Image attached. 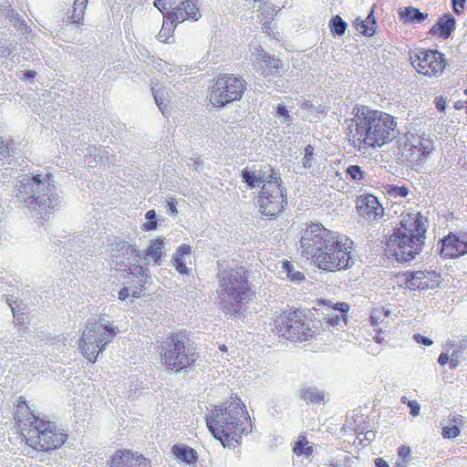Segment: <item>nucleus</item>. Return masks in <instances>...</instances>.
I'll return each mask as SVG.
<instances>
[{"instance_id":"obj_1","label":"nucleus","mask_w":467,"mask_h":467,"mask_svg":"<svg viewBox=\"0 0 467 467\" xmlns=\"http://www.w3.org/2000/svg\"><path fill=\"white\" fill-rule=\"evenodd\" d=\"M353 118L347 119L348 136L358 150L379 148L398 135L397 122L393 116L367 106L357 105L352 109Z\"/></svg>"},{"instance_id":"obj_2","label":"nucleus","mask_w":467,"mask_h":467,"mask_svg":"<svg viewBox=\"0 0 467 467\" xmlns=\"http://www.w3.org/2000/svg\"><path fill=\"white\" fill-rule=\"evenodd\" d=\"M15 420L26 444L36 451L57 450L68 439V434L56 422L36 416L23 397L17 400Z\"/></svg>"},{"instance_id":"obj_3","label":"nucleus","mask_w":467,"mask_h":467,"mask_svg":"<svg viewBox=\"0 0 467 467\" xmlns=\"http://www.w3.org/2000/svg\"><path fill=\"white\" fill-rule=\"evenodd\" d=\"M352 244L347 235H302L300 240L302 255L329 272L349 267Z\"/></svg>"},{"instance_id":"obj_4","label":"nucleus","mask_w":467,"mask_h":467,"mask_svg":"<svg viewBox=\"0 0 467 467\" xmlns=\"http://www.w3.org/2000/svg\"><path fill=\"white\" fill-rule=\"evenodd\" d=\"M205 420L210 432L224 448L239 446L250 425L246 408L238 397H230L223 404L214 406Z\"/></svg>"},{"instance_id":"obj_5","label":"nucleus","mask_w":467,"mask_h":467,"mask_svg":"<svg viewBox=\"0 0 467 467\" xmlns=\"http://www.w3.org/2000/svg\"><path fill=\"white\" fill-rule=\"evenodd\" d=\"M319 308L293 307L281 310L272 317V331L278 337L292 343L316 339L322 331Z\"/></svg>"},{"instance_id":"obj_6","label":"nucleus","mask_w":467,"mask_h":467,"mask_svg":"<svg viewBox=\"0 0 467 467\" xmlns=\"http://www.w3.org/2000/svg\"><path fill=\"white\" fill-rule=\"evenodd\" d=\"M16 185V197L25 203L36 219L49 221L54 211L59 210L63 199L53 192L55 186L47 181V176L21 175Z\"/></svg>"},{"instance_id":"obj_7","label":"nucleus","mask_w":467,"mask_h":467,"mask_svg":"<svg viewBox=\"0 0 467 467\" xmlns=\"http://www.w3.org/2000/svg\"><path fill=\"white\" fill-rule=\"evenodd\" d=\"M219 299L225 313L240 315L254 297V291L248 280L244 267L223 270L218 275Z\"/></svg>"},{"instance_id":"obj_8","label":"nucleus","mask_w":467,"mask_h":467,"mask_svg":"<svg viewBox=\"0 0 467 467\" xmlns=\"http://www.w3.org/2000/svg\"><path fill=\"white\" fill-rule=\"evenodd\" d=\"M241 177L250 188L257 187L263 182L257 200L263 214L274 216L283 210L285 200L280 185L279 172L272 168L267 171L246 167L241 171Z\"/></svg>"},{"instance_id":"obj_9","label":"nucleus","mask_w":467,"mask_h":467,"mask_svg":"<svg viewBox=\"0 0 467 467\" xmlns=\"http://www.w3.org/2000/svg\"><path fill=\"white\" fill-rule=\"evenodd\" d=\"M163 351L161 354V363L171 370L176 372L192 367L198 358V354L186 348L185 341L181 333H172L168 336Z\"/></svg>"},{"instance_id":"obj_10","label":"nucleus","mask_w":467,"mask_h":467,"mask_svg":"<svg viewBox=\"0 0 467 467\" xmlns=\"http://www.w3.org/2000/svg\"><path fill=\"white\" fill-rule=\"evenodd\" d=\"M116 335L115 328L99 321L89 323L79 339V348L86 358L94 362L98 354Z\"/></svg>"},{"instance_id":"obj_11","label":"nucleus","mask_w":467,"mask_h":467,"mask_svg":"<svg viewBox=\"0 0 467 467\" xmlns=\"http://www.w3.org/2000/svg\"><path fill=\"white\" fill-rule=\"evenodd\" d=\"M245 89V81L241 77L224 74L217 78L211 88L210 102L223 108L226 104L239 100Z\"/></svg>"},{"instance_id":"obj_12","label":"nucleus","mask_w":467,"mask_h":467,"mask_svg":"<svg viewBox=\"0 0 467 467\" xmlns=\"http://www.w3.org/2000/svg\"><path fill=\"white\" fill-rule=\"evenodd\" d=\"M425 235H389L385 254L400 262L412 260L422 248Z\"/></svg>"},{"instance_id":"obj_13","label":"nucleus","mask_w":467,"mask_h":467,"mask_svg":"<svg viewBox=\"0 0 467 467\" xmlns=\"http://www.w3.org/2000/svg\"><path fill=\"white\" fill-rule=\"evenodd\" d=\"M142 254L126 242L117 244L111 249V264L119 272L136 274L144 270L140 265Z\"/></svg>"},{"instance_id":"obj_14","label":"nucleus","mask_w":467,"mask_h":467,"mask_svg":"<svg viewBox=\"0 0 467 467\" xmlns=\"http://www.w3.org/2000/svg\"><path fill=\"white\" fill-rule=\"evenodd\" d=\"M410 59L419 73L429 77L441 74L446 66L444 55L437 50L416 49L410 54Z\"/></svg>"},{"instance_id":"obj_15","label":"nucleus","mask_w":467,"mask_h":467,"mask_svg":"<svg viewBox=\"0 0 467 467\" xmlns=\"http://www.w3.org/2000/svg\"><path fill=\"white\" fill-rule=\"evenodd\" d=\"M441 279L440 273L424 270L399 273L395 275L394 283L410 290H428L438 287Z\"/></svg>"},{"instance_id":"obj_16","label":"nucleus","mask_w":467,"mask_h":467,"mask_svg":"<svg viewBox=\"0 0 467 467\" xmlns=\"http://www.w3.org/2000/svg\"><path fill=\"white\" fill-rule=\"evenodd\" d=\"M432 150V140L418 138L412 142L405 143L401 156L407 165L418 169L427 161Z\"/></svg>"},{"instance_id":"obj_17","label":"nucleus","mask_w":467,"mask_h":467,"mask_svg":"<svg viewBox=\"0 0 467 467\" xmlns=\"http://www.w3.org/2000/svg\"><path fill=\"white\" fill-rule=\"evenodd\" d=\"M318 306H322L324 309L319 308V317L322 321V331L340 324H347V313L349 310L348 304L339 302L330 304L326 300H319Z\"/></svg>"},{"instance_id":"obj_18","label":"nucleus","mask_w":467,"mask_h":467,"mask_svg":"<svg viewBox=\"0 0 467 467\" xmlns=\"http://www.w3.org/2000/svg\"><path fill=\"white\" fill-rule=\"evenodd\" d=\"M253 65L261 71L265 77L269 75H280L288 68L279 58L267 54L262 47H255L252 51Z\"/></svg>"},{"instance_id":"obj_19","label":"nucleus","mask_w":467,"mask_h":467,"mask_svg":"<svg viewBox=\"0 0 467 467\" xmlns=\"http://www.w3.org/2000/svg\"><path fill=\"white\" fill-rule=\"evenodd\" d=\"M201 16L196 4L192 0H170L169 11L164 15L171 24L182 23L188 19L198 20Z\"/></svg>"},{"instance_id":"obj_20","label":"nucleus","mask_w":467,"mask_h":467,"mask_svg":"<svg viewBox=\"0 0 467 467\" xmlns=\"http://www.w3.org/2000/svg\"><path fill=\"white\" fill-rule=\"evenodd\" d=\"M356 208L362 223H373L384 214L382 205L372 194L359 196L356 202Z\"/></svg>"},{"instance_id":"obj_21","label":"nucleus","mask_w":467,"mask_h":467,"mask_svg":"<svg viewBox=\"0 0 467 467\" xmlns=\"http://www.w3.org/2000/svg\"><path fill=\"white\" fill-rule=\"evenodd\" d=\"M370 323L376 332L374 339L378 343H382L385 341L386 336L390 333L394 322L390 317L389 310L383 306H378L371 311Z\"/></svg>"},{"instance_id":"obj_22","label":"nucleus","mask_w":467,"mask_h":467,"mask_svg":"<svg viewBox=\"0 0 467 467\" xmlns=\"http://www.w3.org/2000/svg\"><path fill=\"white\" fill-rule=\"evenodd\" d=\"M110 467H151V465L150 461L141 453L121 449L112 454Z\"/></svg>"},{"instance_id":"obj_23","label":"nucleus","mask_w":467,"mask_h":467,"mask_svg":"<svg viewBox=\"0 0 467 467\" xmlns=\"http://www.w3.org/2000/svg\"><path fill=\"white\" fill-rule=\"evenodd\" d=\"M467 254V235H445L441 240V255L458 258Z\"/></svg>"},{"instance_id":"obj_24","label":"nucleus","mask_w":467,"mask_h":467,"mask_svg":"<svg viewBox=\"0 0 467 467\" xmlns=\"http://www.w3.org/2000/svg\"><path fill=\"white\" fill-rule=\"evenodd\" d=\"M133 276L128 286L123 287L119 293V299L127 300L130 296L140 298L145 296V285L149 282L150 275L144 270L131 274Z\"/></svg>"},{"instance_id":"obj_25","label":"nucleus","mask_w":467,"mask_h":467,"mask_svg":"<svg viewBox=\"0 0 467 467\" xmlns=\"http://www.w3.org/2000/svg\"><path fill=\"white\" fill-rule=\"evenodd\" d=\"M428 220L420 213L402 215L400 226L408 234H426Z\"/></svg>"},{"instance_id":"obj_26","label":"nucleus","mask_w":467,"mask_h":467,"mask_svg":"<svg viewBox=\"0 0 467 467\" xmlns=\"http://www.w3.org/2000/svg\"><path fill=\"white\" fill-rule=\"evenodd\" d=\"M455 28V18L451 14H445L440 17L437 23L431 28V33L440 34L443 38H448Z\"/></svg>"},{"instance_id":"obj_27","label":"nucleus","mask_w":467,"mask_h":467,"mask_svg":"<svg viewBox=\"0 0 467 467\" xmlns=\"http://www.w3.org/2000/svg\"><path fill=\"white\" fill-rule=\"evenodd\" d=\"M171 451L178 461L184 463L193 464L197 462V452L186 444H175L172 446Z\"/></svg>"},{"instance_id":"obj_28","label":"nucleus","mask_w":467,"mask_h":467,"mask_svg":"<svg viewBox=\"0 0 467 467\" xmlns=\"http://www.w3.org/2000/svg\"><path fill=\"white\" fill-rule=\"evenodd\" d=\"M293 453L296 456L309 458L314 453V445L307 440L306 432H301L293 444Z\"/></svg>"},{"instance_id":"obj_29","label":"nucleus","mask_w":467,"mask_h":467,"mask_svg":"<svg viewBox=\"0 0 467 467\" xmlns=\"http://www.w3.org/2000/svg\"><path fill=\"white\" fill-rule=\"evenodd\" d=\"M400 17L404 24H419L428 17V14L420 12L418 8L408 6L400 11Z\"/></svg>"},{"instance_id":"obj_30","label":"nucleus","mask_w":467,"mask_h":467,"mask_svg":"<svg viewBox=\"0 0 467 467\" xmlns=\"http://www.w3.org/2000/svg\"><path fill=\"white\" fill-rule=\"evenodd\" d=\"M88 0H74V3L70 9L67 10V22L69 23H79L85 14Z\"/></svg>"},{"instance_id":"obj_31","label":"nucleus","mask_w":467,"mask_h":467,"mask_svg":"<svg viewBox=\"0 0 467 467\" xmlns=\"http://www.w3.org/2000/svg\"><path fill=\"white\" fill-rule=\"evenodd\" d=\"M357 31L364 36H372L376 31V20L373 16V10L368 14L366 19L358 17L355 22Z\"/></svg>"},{"instance_id":"obj_32","label":"nucleus","mask_w":467,"mask_h":467,"mask_svg":"<svg viewBox=\"0 0 467 467\" xmlns=\"http://www.w3.org/2000/svg\"><path fill=\"white\" fill-rule=\"evenodd\" d=\"M452 426H445L441 430V435L444 439H455L461 434L460 427L464 425V419L462 415H455L451 419Z\"/></svg>"},{"instance_id":"obj_33","label":"nucleus","mask_w":467,"mask_h":467,"mask_svg":"<svg viewBox=\"0 0 467 467\" xmlns=\"http://www.w3.org/2000/svg\"><path fill=\"white\" fill-rule=\"evenodd\" d=\"M301 398L306 404H321L325 400V394L317 389L306 388L301 391Z\"/></svg>"},{"instance_id":"obj_34","label":"nucleus","mask_w":467,"mask_h":467,"mask_svg":"<svg viewBox=\"0 0 467 467\" xmlns=\"http://www.w3.org/2000/svg\"><path fill=\"white\" fill-rule=\"evenodd\" d=\"M164 244L161 239L151 241L145 252V257H150L155 263H159L163 254Z\"/></svg>"},{"instance_id":"obj_35","label":"nucleus","mask_w":467,"mask_h":467,"mask_svg":"<svg viewBox=\"0 0 467 467\" xmlns=\"http://www.w3.org/2000/svg\"><path fill=\"white\" fill-rule=\"evenodd\" d=\"M282 270L286 274V277L291 282L301 283L305 280V275L300 271H296L294 265L288 260L282 262Z\"/></svg>"},{"instance_id":"obj_36","label":"nucleus","mask_w":467,"mask_h":467,"mask_svg":"<svg viewBox=\"0 0 467 467\" xmlns=\"http://www.w3.org/2000/svg\"><path fill=\"white\" fill-rule=\"evenodd\" d=\"M329 29L333 36H342L347 29V23L339 16H334L328 23Z\"/></svg>"},{"instance_id":"obj_37","label":"nucleus","mask_w":467,"mask_h":467,"mask_svg":"<svg viewBox=\"0 0 467 467\" xmlns=\"http://www.w3.org/2000/svg\"><path fill=\"white\" fill-rule=\"evenodd\" d=\"M409 188L402 185V186H398V185H389L387 187V193L388 195L390 197V198H394V199H397V198H405L408 196L409 194Z\"/></svg>"},{"instance_id":"obj_38","label":"nucleus","mask_w":467,"mask_h":467,"mask_svg":"<svg viewBox=\"0 0 467 467\" xmlns=\"http://www.w3.org/2000/svg\"><path fill=\"white\" fill-rule=\"evenodd\" d=\"M157 227L156 213L154 210H150L145 214V222L142 224L143 231H153Z\"/></svg>"},{"instance_id":"obj_39","label":"nucleus","mask_w":467,"mask_h":467,"mask_svg":"<svg viewBox=\"0 0 467 467\" xmlns=\"http://www.w3.org/2000/svg\"><path fill=\"white\" fill-rule=\"evenodd\" d=\"M297 230L300 232V234H315L317 232H320L321 230H325V228L319 223L306 222L301 223Z\"/></svg>"},{"instance_id":"obj_40","label":"nucleus","mask_w":467,"mask_h":467,"mask_svg":"<svg viewBox=\"0 0 467 467\" xmlns=\"http://www.w3.org/2000/svg\"><path fill=\"white\" fill-rule=\"evenodd\" d=\"M174 24H171V19L167 20V17H164L163 25L161 31L158 34V39L161 42L167 43L171 33L172 32Z\"/></svg>"},{"instance_id":"obj_41","label":"nucleus","mask_w":467,"mask_h":467,"mask_svg":"<svg viewBox=\"0 0 467 467\" xmlns=\"http://www.w3.org/2000/svg\"><path fill=\"white\" fill-rule=\"evenodd\" d=\"M348 175L356 182H361L365 177L364 171L358 165H350L347 169Z\"/></svg>"},{"instance_id":"obj_42","label":"nucleus","mask_w":467,"mask_h":467,"mask_svg":"<svg viewBox=\"0 0 467 467\" xmlns=\"http://www.w3.org/2000/svg\"><path fill=\"white\" fill-rule=\"evenodd\" d=\"M155 102L160 109V110L162 112V114H166L169 112L168 104L165 103V99L163 96V92L160 89L154 91L153 93Z\"/></svg>"},{"instance_id":"obj_43","label":"nucleus","mask_w":467,"mask_h":467,"mask_svg":"<svg viewBox=\"0 0 467 467\" xmlns=\"http://www.w3.org/2000/svg\"><path fill=\"white\" fill-rule=\"evenodd\" d=\"M275 117L281 119L282 123H291V117L285 106L278 104L275 108Z\"/></svg>"},{"instance_id":"obj_44","label":"nucleus","mask_w":467,"mask_h":467,"mask_svg":"<svg viewBox=\"0 0 467 467\" xmlns=\"http://www.w3.org/2000/svg\"><path fill=\"white\" fill-rule=\"evenodd\" d=\"M314 160V148L311 145L305 147V155L302 160L303 166L305 168H312Z\"/></svg>"},{"instance_id":"obj_45","label":"nucleus","mask_w":467,"mask_h":467,"mask_svg":"<svg viewBox=\"0 0 467 467\" xmlns=\"http://www.w3.org/2000/svg\"><path fill=\"white\" fill-rule=\"evenodd\" d=\"M401 402L407 404L410 409V414L416 417L420 414V406L417 400H409L406 397L401 398Z\"/></svg>"},{"instance_id":"obj_46","label":"nucleus","mask_w":467,"mask_h":467,"mask_svg":"<svg viewBox=\"0 0 467 467\" xmlns=\"http://www.w3.org/2000/svg\"><path fill=\"white\" fill-rule=\"evenodd\" d=\"M166 204H165V209H166V213L171 215V216H175L177 214V202H176V199L173 198V197H169L166 201H165Z\"/></svg>"},{"instance_id":"obj_47","label":"nucleus","mask_w":467,"mask_h":467,"mask_svg":"<svg viewBox=\"0 0 467 467\" xmlns=\"http://www.w3.org/2000/svg\"><path fill=\"white\" fill-rule=\"evenodd\" d=\"M173 265L179 273L186 274L188 272V268L186 266L185 261L183 260V257L174 255Z\"/></svg>"},{"instance_id":"obj_48","label":"nucleus","mask_w":467,"mask_h":467,"mask_svg":"<svg viewBox=\"0 0 467 467\" xmlns=\"http://www.w3.org/2000/svg\"><path fill=\"white\" fill-rule=\"evenodd\" d=\"M169 1L170 0H155L154 1V6L157 7L162 15H166V10L169 11Z\"/></svg>"},{"instance_id":"obj_49","label":"nucleus","mask_w":467,"mask_h":467,"mask_svg":"<svg viewBox=\"0 0 467 467\" xmlns=\"http://www.w3.org/2000/svg\"><path fill=\"white\" fill-rule=\"evenodd\" d=\"M191 253V246L188 244H182L178 250L176 251L175 254L176 256L183 257L185 255H189Z\"/></svg>"},{"instance_id":"obj_50","label":"nucleus","mask_w":467,"mask_h":467,"mask_svg":"<svg viewBox=\"0 0 467 467\" xmlns=\"http://www.w3.org/2000/svg\"><path fill=\"white\" fill-rule=\"evenodd\" d=\"M5 16L6 17H9L10 22H12L15 26L21 22L19 16L17 14H15V12L12 9H7Z\"/></svg>"},{"instance_id":"obj_51","label":"nucleus","mask_w":467,"mask_h":467,"mask_svg":"<svg viewBox=\"0 0 467 467\" xmlns=\"http://www.w3.org/2000/svg\"><path fill=\"white\" fill-rule=\"evenodd\" d=\"M414 339L417 343H420V344H423L425 346H431L432 344V340L420 335V334H415L414 335Z\"/></svg>"},{"instance_id":"obj_52","label":"nucleus","mask_w":467,"mask_h":467,"mask_svg":"<svg viewBox=\"0 0 467 467\" xmlns=\"http://www.w3.org/2000/svg\"><path fill=\"white\" fill-rule=\"evenodd\" d=\"M10 154V149L9 145L6 144L1 138H0V156L3 158H5L6 156H9Z\"/></svg>"},{"instance_id":"obj_53","label":"nucleus","mask_w":467,"mask_h":467,"mask_svg":"<svg viewBox=\"0 0 467 467\" xmlns=\"http://www.w3.org/2000/svg\"><path fill=\"white\" fill-rule=\"evenodd\" d=\"M453 5V9L456 14H460L462 10L464 8V3L466 0H451Z\"/></svg>"},{"instance_id":"obj_54","label":"nucleus","mask_w":467,"mask_h":467,"mask_svg":"<svg viewBox=\"0 0 467 467\" xmlns=\"http://www.w3.org/2000/svg\"><path fill=\"white\" fill-rule=\"evenodd\" d=\"M410 449L408 446L401 445L398 449V454L402 459H406L410 455Z\"/></svg>"},{"instance_id":"obj_55","label":"nucleus","mask_w":467,"mask_h":467,"mask_svg":"<svg viewBox=\"0 0 467 467\" xmlns=\"http://www.w3.org/2000/svg\"><path fill=\"white\" fill-rule=\"evenodd\" d=\"M36 71L33 70H27L23 73V77H21L22 79L32 82L36 77Z\"/></svg>"},{"instance_id":"obj_56","label":"nucleus","mask_w":467,"mask_h":467,"mask_svg":"<svg viewBox=\"0 0 467 467\" xmlns=\"http://www.w3.org/2000/svg\"><path fill=\"white\" fill-rule=\"evenodd\" d=\"M16 171L14 172L13 169H8V168L5 169V171H4L2 173L4 180L3 181L0 180V182L5 183L7 176L16 177Z\"/></svg>"},{"instance_id":"obj_57","label":"nucleus","mask_w":467,"mask_h":467,"mask_svg":"<svg viewBox=\"0 0 467 467\" xmlns=\"http://www.w3.org/2000/svg\"><path fill=\"white\" fill-rule=\"evenodd\" d=\"M445 106H446V102L443 99V98L441 97L436 99L437 109H439L440 111H443L445 109Z\"/></svg>"},{"instance_id":"obj_58","label":"nucleus","mask_w":467,"mask_h":467,"mask_svg":"<svg viewBox=\"0 0 467 467\" xmlns=\"http://www.w3.org/2000/svg\"><path fill=\"white\" fill-rule=\"evenodd\" d=\"M13 53V48L0 47V56L3 57H9Z\"/></svg>"},{"instance_id":"obj_59","label":"nucleus","mask_w":467,"mask_h":467,"mask_svg":"<svg viewBox=\"0 0 467 467\" xmlns=\"http://www.w3.org/2000/svg\"><path fill=\"white\" fill-rule=\"evenodd\" d=\"M300 108L304 109H310L314 108V105L310 100L302 99L300 101Z\"/></svg>"},{"instance_id":"obj_60","label":"nucleus","mask_w":467,"mask_h":467,"mask_svg":"<svg viewBox=\"0 0 467 467\" xmlns=\"http://www.w3.org/2000/svg\"><path fill=\"white\" fill-rule=\"evenodd\" d=\"M449 360V357L446 353H441L440 356H439V358H438V362L441 365V366H444L445 364H447Z\"/></svg>"},{"instance_id":"obj_61","label":"nucleus","mask_w":467,"mask_h":467,"mask_svg":"<svg viewBox=\"0 0 467 467\" xmlns=\"http://www.w3.org/2000/svg\"><path fill=\"white\" fill-rule=\"evenodd\" d=\"M375 464L376 467H389L388 462L382 458H376Z\"/></svg>"},{"instance_id":"obj_62","label":"nucleus","mask_w":467,"mask_h":467,"mask_svg":"<svg viewBox=\"0 0 467 467\" xmlns=\"http://www.w3.org/2000/svg\"><path fill=\"white\" fill-rule=\"evenodd\" d=\"M200 163H201V161L198 159L197 161H192V163L189 162L187 165L192 167L195 171H197Z\"/></svg>"},{"instance_id":"obj_63","label":"nucleus","mask_w":467,"mask_h":467,"mask_svg":"<svg viewBox=\"0 0 467 467\" xmlns=\"http://www.w3.org/2000/svg\"><path fill=\"white\" fill-rule=\"evenodd\" d=\"M161 70H162L165 74H167V72H171H171L173 71V69H172L171 66V65H168L167 63H165V64H164V67H161Z\"/></svg>"},{"instance_id":"obj_64","label":"nucleus","mask_w":467,"mask_h":467,"mask_svg":"<svg viewBox=\"0 0 467 467\" xmlns=\"http://www.w3.org/2000/svg\"><path fill=\"white\" fill-rule=\"evenodd\" d=\"M14 310V308L12 309ZM13 314H14V317L16 318V320L20 323V324H23L24 323V318L23 317H20L19 314H16L15 311H13Z\"/></svg>"}]
</instances>
